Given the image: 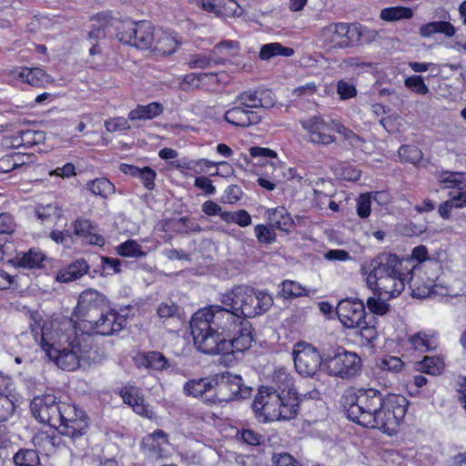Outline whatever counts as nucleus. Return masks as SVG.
<instances>
[{
	"label": "nucleus",
	"mask_w": 466,
	"mask_h": 466,
	"mask_svg": "<svg viewBox=\"0 0 466 466\" xmlns=\"http://www.w3.org/2000/svg\"><path fill=\"white\" fill-rule=\"evenodd\" d=\"M279 411H278L277 420H289L294 419L299 410V401L298 393L283 394L279 403Z\"/></svg>",
	"instance_id": "nucleus-28"
},
{
	"label": "nucleus",
	"mask_w": 466,
	"mask_h": 466,
	"mask_svg": "<svg viewBox=\"0 0 466 466\" xmlns=\"http://www.w3.org/2000/svg\"><path fill=\"white\" fill-rule=\"evenodd\" d=\"M281 286V296L284 298H297L305 294V289L298 282L285 280Z\"/></svg>",
	"instance_id": "nucleus-44"
},
{
	"label": "nucleus",
	"mask_w": 466,
	"mask_h": 466,
	"mask_svg": "<svg viewBox=\"0 0 466 466\" xmlns=\"http://www.w3.org/2000/svg\"><path fill=\"white\" fill-rule=\"evenodd\" d=\"M163 111V105L157 102H152L146 106L138 105L129 112L128 119L131 121L152 119L162 114Z\"/></svg>",
	"instance_id": "nucleus-30"
},
{
	"label": "nucleus",
	"mask_w": 466,
	"mask_h": 466,
	"mask_svg": "<svg viewBox=\"0 0 466 466\" xmlns=\"http://www.w3.org/2000/svg\"><path fill=\"white\" fill-rule=\"evenodd\" d=\"M403 366L402 360L398 357L388 356L382 359L380 362L379 367L383 370H389L392 372H398L401 370Z\"/></svg>",
	"instance_id": "nucleus-55"
},
{
	"label": "nucleus",
	"mask_w": 466,
	"mask_h": 466,
	"mask_svg": "<svg viewBox=\"0 0 466 466\" xmlns=\"http://www.w3.org/2000/svg\"><path fill=\"white\" fill-rule=\"evenodd\" d=\"M412 16L413 11L411 8L405 6L387 7L380 11V18L388 22L410 19Z\"/></svg>",
	"instance_id": "nucleus-34"
},
{
	"label": "nucleus",
	"mask_w": 466,
	"mask_h": 466,
	"mask_svg": "<svg viewBox=\"0 0 466 466\" xmlns=\"http://www.w3.org/2000/svg\"><path fill=\"white\" fill-rule=\"evenodd\" d=\"M282 393L274 388L261 387L252 403V410L257 416L263 417L265 421L278 419Z\"/></svg>",
	"instance_id": "nucleus-14"
},
{
	"label": "nucleus",
	"mask_w": 466,
	"mask_h": 466,
	"mask_svg": "<svg viewBox=\"0 0 466 466\" xmlns=\"http://www.w3.org/2000/svg\"><path fill=\"white\" fill-rule=\"evenodd\" d=\"M402 268V261L397 255L382 252L362 265L361 272L366 275L368 287L373 289L374 284L384 277L400 276Z\"/></svg>",
	"instance_id": "nucleus-9"
},
{
	"label": "nucleus",
	"mask_w": 466,
	"mask_h": 466,
	"mask_svg": "<svg viewBox=\"0 0 466 466\" xmlns=\"http://www.w3.org/2000/svg\"><path fill=\"white\" fill-rule=\"evenodd\" d=\"M239 227H248L251 224V216L245 209L234 211L233 222Z\"/></svg>",
	"instance_id": "nucleus-64"
},
{
	"label": "nucleus",
	"mask_w": 466,
	"mask_h": 466,
	"mask_svg": "<svg viewBox=\"0 0 466 466\" xmlns=\"http://www.w3.org/2000/svg\"><path fill=\"white\" fill-rule=\"evenodd\" d=\"M12 157H13V161L15 163V168L24 167L25 166L34 164L36 159V156L35 154H23L20 152L13 153Z\"/></svg>",
	"instance_id": "nucleus-58"
},
{
	"label": "nucleus",
	"mask_w": 466,
	"mask_h": 466,
	"mask_svg": "<svg viewBox=\"0 0 466 466\" xmlns=\"http://www.w3.org/2000/svg\"><path fill=\"white\" fill-rule=\"evenodd\" d=\"M89 265L84 258H77L56 274V280L62 283L74 281L87 273Z\"/></svg>",
	"instance_id": "nucleus-23"
},
{
	"label": "nucleus",
	"mask_w": 466,
	"mask_h": 466,
	"mask_svg": "<svg viewBox=\"0 0 466 466\" xmlns=\"http://www.w3.org/2000/svg\"><path fill=\"white\" fill-rule=\"evenodd\" d=\"M272 462L273 466H301L297 460L286 452L274 454Z\"/></svg>",
	"instance_id": "nucleus-59"
},
{
	"label": "nucleus",
	"mask_w": 466,
	"mask_h": 466,
	"mask_svg": "<svg viewBox=\"0 0 466 466\" xmlns=\"http://www.w3.org/2000/svg\"><path fill=\"white\" fill-rule=\"evenodd\" d=\"M266 213L269 227L274 229L289 233L295 226L294 220L284 207L268 209Z\"/></svg>",
	"instance_id": "nucleus-22"
},
{
	"label": "nucleus",
	"mask_w": 466,
	"mask_h": 466,
	"mask_svg": "<svg viewBox=\"0 0 466 466\" xmlns=\"http://www.w3.org/2000/svg\"><path fill=\"white\" fill-rule=\"evenodd\" d=\"M87 188L96 196L107 198L115 191V186L106 177L96 178L86 184Z\"/></svg>",
	"instance_id": "nucleus-36"
},
{
	"label": "nucleus",
	"mask_w": 466,
	"mask_h": 466,
	"mask_svg": "<svg viewBox=\"0 0 466 466\" xmlns=\"http://www.w3.org/2000/svg\"><path fill=\"white\" fill-rule=\"evenodd\" d=\"M399 156L403 162L416 165L421 160L422 152L415 146L402 145L399 148Z\"/></svg>",
	"instance_id": "nucleus-40"
},
{
	"label": "nucleus",
	"mask_w": 466,
	"mask_h": 466,
	"mask_svg": "<svg viewBox=\"0 0 466 466\" xmlns=\"http://www.w3.org/2000/svg\"><path fill=\"white\" fill-rule=\"evenodd\" d=\"M252 388L243 382L239 375L224 372L214 376V393L205 399L207 403L246 400L250 397Z\"/></svg>",
	"instance_id": "nucleus-5"
},
{
	"label": "nucleus",
	"mask_w": 466,
	"mask_h": 466,
	"mask_svg": "<svg viewBox=\"0 0 466 466\" xmlns=\"http://www.w3.org/2000/svg\"><path fill=\"white\" fill-rule=\"evenodd\" d=\"M337 93L342 100L350 99L357 96L356 86L346 80H339L337 83Z\"/></svg>",
	"instance_id": "nucleus-49"
},
{
	"label": "nucleus",
	"mask_w": 466,
	"mask_h": 466,
	"mask_svg": "<svg viewBox=\"0 0 466 466\" xmlns=\"http://www.w3.org/2000/svg\"><path fill=\"white\" fill-rule=\"evenodd\" d=\"M443 34L448 37L455 35V27L447 21H434L421 25L419 28V34L422 37H431L434 34Z\"/></svg>",
	"instance_id": "nucleus-29"
},
{
	"label": "nucleus",
	"mask_w": 466,
	"mask_h": 466,
	"mask_svg": "<svg viewBox=\"0 0 466 466\" xmlns=\"http://www.w3.org/2000/svg\"><path fill=\"white\" fill-rule=\"evenodd\" d=\"M371 194H361L357 199V213L360 218H366L370 215Z\"/></svg>",
	"instance_id": "nucleus-50"
},
{
	"label": "nucleus",
	"mask_w": 466,
	"mask_h": 466,
	"mask_svg": "<svg viewBox=\"0 0 466 466\" xmlns=\"http://www.w3.org/2000/svg\"><path fill=\"white\" fill-rule=\"evenodd\" d=\"M63 402L59 401L53 394H45L35 397L30 409L32 415L41 423L47 424L57 429L61 425V406Z\"/></svg>",
	"instance_id": "nucleus-12"
},
{
	"label": "nucleus",
	"mask_w": 466,
	"mask_h": 466,
	"mask_svg": "<svg viewBox=\"0 0 466 466\" xmlns=\"http://www.w3.org/2000/svg\"><path fill=\"white\" fill-rule=\"evenodd\" d=\"M31 332L35 341L41 340L43 350L50 360L64 370L73 371L76 369L89 368L100 363L104 354L97 348H93L91 336L87 332L78 333L72 319L54 321L48 332L46 323L41 324L38 313L31 314Z\"/></svg>",
	"instance_id": "nucleus-2"
},
{
	"label": "nucleus",
	"mask_w": 466,
	"mask_h": 466,
	"mask_svg": "<svg viewBox=\"0 0 466 466\" xmlns=\"http://www.w3.org/2000/svg\"><path fill=\"white\" fill-rule=\"evenodd\" d=\"M102 275H109L120 271L121 261L118 258L101 257Z\"/></svg>",
	"instance_id": "nucleus-52"
},
{
	"label": "nucleus",
	"mask_w": 466,
	"mask_h": 466,
	"mask_svg": "<svg viewBox=\"0 0 466 466\" xmlns=\"http://www.w3.org/2000/svg\"><path fill=\"white\" fill-rule=\"evenodd\" d=\"M146 361L149 364V369L155 370H163L168 368L167 358L159 351L147 352Z\"/></svg>",
	"instance_id": "nucleus-42"
},
{
	"label": "nucleus",
	"mask_w": 466,
	"mask_h": 466,
	"mask_svg": "<svg viewBox=\"0 0 466 466\" xmlns=\"http://www.w3.org/2000/svg\"><path fill=\"white\" fill-rule=\"evenodd\" d=\"M367 307L371 313L377 315H385L390 309V305L384 299L375 298L368 299Z\"/></svg>",
	"instance_id": "nucleus-54"
},
{
	"label": "nucleus",
	"mask_w": 466,
	"mask_h": 466,
	"mask_svg": "<svg viewBox=\"0 0 466 466\" xmlns=\"http://www.w3.org/2000/svg\"><path fill=\"white\" fill-rule=\"evenodd\" d=\"M300 124L301 127L308 131L309 141L315 144L329 145L334 142V137L327 133L331 130L342 135L346 139L350 140L352 145L362 141L360 137L352 130L334 120L327 123L320 116H314L309 119L301 120Z\"/></svg>",
	"instance_id": "nucleus-7"
},
{
	"label": "nucleus",
	"mask_w": 466,
	"mask_h": 466,
	"mask_svg": "<svg viewBox=\"0 0 466 466\" xmlns=\"http://www.w3.org/2000/svg\"><path fill=\"white\" fill-rule=\"evenodd\" d=\"M385 398L373 388H351L344 392L340 402L350 420L368 428Z\"/></svg>",
	"instance_id": "nucleus-3"
},
{
	"label": "nucleus",
	"mask_w": 466,
	"mask_h": 466,
	"mask_svg": "<svg viewBox=\"0 0 466 466\" xmlns=\"http://www.w3.org/2000/svg\"><path fill=\"white\" fill-rule=\"evenodd\" d=\"M222 63H223L222 60L216 61L210 56H207L206 55H203V54L190 56L188 62H187L188 66L191 68H207L209 66H211V64L217 65V64H222Z\"/></svg>",
	"instance_id": "nucleus-45"
},
{
	"label": "nucleus",
	"mask_w": 466,
	"mask_h": 466,
	"mask_svg": "<svg viewBox=\"0 0 466 466\" xmlns=\"http://www.w3.org/2000/svg\"><path fill=\"white\" fill-rule=\"evenodd\" d=\"M14 412V402L5 394H0V423L6 421Z\"/></svg>",
	"instance_id": "nucleus-48"
},
{
	"label": "nucleus",
	"mask_w": 466,
	"mask_h": 466,
	"mask_svg": "<svg viewBox=\"0 0 466 466\" xmlns=\"http://www.w3.org/2000/svg\"><path fill=\"white\" fill-rule=\"evenodd\" d=\"M408 405V400L402 395L386 396L368 428L378 429L389 435L396 433L406 415Z\"/></svg>",
	"instance_id": "nucleus-4"
},
{
	"label": "nucleus",
	"mask_w": 466,
	"mask_h": 466,
	"mask_svg": "<svg viewBox=\"0 0 466 466\" xmlns=\"http://www.w3.org/2000/svg\"><path fill=\"white\" fill-rule=\"evenodd\" d=\"M96 227L88 219H77L74 224V234L83 238L89 244L102 246L105 238L96 234Z\"/></svg>",
	"instance_id": "nucleus-24"
},
{
	"label": "nucleus",
	"mask_w": 466,
	"mask_h": 466,
	"mask_svg": "<svg viewBox=\"0 0 466 466\" xmlns=\"http://www.w3.org/2000/svg\"><path fill=\"white\" fill-rule=\"evenodd\" d=\"M410 342L415 350L427 351L431 350L429 339L426 334L418 332L410 338Z\"/></svg>",
	"instance_id": "nucleus-57"
},
{
	"label": "nucleus",
	"mask_w": 466,
	"mask_h": 466,
	"mask_svg": "<svg viewBox=\"0 0 466 466\" xmlns=\"http://www.w3.org/2000/svg\"><path fill=\"white\" fill-rule=\"evenodd\" d=\"M234 104H240L251 110L270 108L275 105V97L269 89H249L240 92Z\"/></svg>",
	"instance_id": "nucleus-17"
},
{
	"label": "nucleus",
	"mask_w": 466,
	"mask_h": 466,
	"mask_svg": "<svg viewBox=\"0 0 466 466\" xmlns=\"http://www.w3.org/2000/svg\"><path fill=\"white\" fill-rule=\"evenodd\" d=\"M405 86L419 95H426L429 93V87L424 83L421 76L415 75L409 76L404 81Z\"/></svg>",
	"instance_id": "nucleus-43"
},
{
	"label": "nucleus",
	"mask_w": 466,
	"mask_h": 466,
	"mask_svg": "<svg viewBox=\"0 0 466 466\" xmlns=\"http://www.w3.org/2000/svg\"><path fill=\"white\" fill-rule=\"evenodd\" d=\"M418 366H419L418 369L423 373H428L431 375H437L442 371V370L444 368V362L440 358L426 356L418 364Z\"/></svg>",
	"instance_id": "nucleus-39"
},
{
	"label": "nucleus",
	"mask_w": 466,
	"mask_h": 466,
	"mask_svg": "<svg viewBox=\"0 0 466 466\" xmlns=\"http://www.w3.org/2000/svg\"><path fill=\"white\" fill-rule=\"evenodd\" d=\"M293 48L286 47L280 43L276 42L263 45L260 48L258 56L261 60H269L276 56L289 57L293 56Z\"/></svg>",
	"instance_id": "nucleus-33"
},
{
	"label": "nucleus",
	"mask_w": 466,
	"mask_h": 466,
	"mask_svg": "<svg viewBox=\"0 0 466 466\" xmlns=\"http://www.w3.org/2000/svg\"><path fill=\"white\" fill-rule=\"evenodd\" d=\"M105 127L108 132L128 130L130 126L125 117H113L105 121Z\"/></svg>",
	"instance_id": "nucleus-53"
},
{
	"label": "nucleus",
	"mask_w": 466,
	"mask_h": 466,
	"mask_svg": "<svg viewBox=\"0 0 466 466\" xmlns=\"http://www.w3.org/2000/svg\"><path fill=\"white\" fill-rule=\"evenodd\" d=\"M228 109L224 114V120L239 127H249L261 122L262 116L255 110H251L240 104Z\"/></svg>",
	"instance_id": "nucleus-18"
},
{
	"label": "nucleus",
	"mask_w": 466,
	"mask_h": 466,
	"mask_svg": "<svg viewBox=\"0 0 466 466\" xmlns=\"http://www.w3.org/2000/svg\"><path fill=\"white\" fill-rule=\"evenodd\" d=\"M47 256L39 248H31L26 252L18 253L10 260L14 266L27 269H41L46 266Z\"/></svg>",
	"instance_id": "nucleus-20"
},
{
	"label": "nucleus",
	"mask_w": 466,
	"mask_h": 466,
	"mask_svg": "<svg viewBox=\"0 0 466 466\" xmlns=\"http://www.w3.org/2000/svg\"><path fill=\"white\" fill-rule=\"evenodd\" d=\"M241 440L251 446H258L261 445L265 441V436L259 434L258 432L250 430V429H243L238 432Z\"/></svg>",
	"instance_id": "nucleus-47"
},
{
	"label": "nucleus",
	"mask_w": 466,
	"mask_h": 466,
	"mask_svg": "<svg viewBox=\"0 0 466 466\" xmlns=\"http://www.w3.org/2000/svg\"><path fill=\"white\" fill-rule=\"evenodd\" d=\"M337 314L348 329H355L365 323V306L360 299H345L339 302Z\"/></svg>",
	"instance_id": "nucleus-15"
},
{
	"label": "nucleus",
	"mask_w": 466,
	"mask_h": 466,
	"mask_svg": "<svg viewBox=\"0 0 466 466\" xmlns=\"http://www.w3.org/2000/svg\"><path fill=\"white\" fill-rule=\"evenodd\" d=\"M294 367L303 377L313 378L320 366H324V351H319L312 345L304 341L295 344L293 349Z\"/></svg>",
	"instance_id": "nucleus-11"
},
{
	"label": "nucleus",
	"mask_w": 466,
	"mask_h": 466,
	"mask_svg": "<svg viewBox=\"0 0 466 466\" xmlns=\"http://www.w3.org/2000/svg\"><path fill=\"white\" fill-rule=\"evenodd\" d=\"M46 72L38 67L23 68L18 74V77L22 81L26 82L32 86H41L46 81Z\"/></svg>",
	"instance_id": "nucleus-35"
},
{
	"label": "nucleus",
	"mask_w": 466,
	"mask_h": 466,
	"mask_svg": "<svg viewBox=\"0 0 466 466\" xmlns=\"http://www.w3.org/2000/svg\"><path fill=\"white\" fill-rule=\"evenodd\" d=\"M321 36L326 45L334 48L354 46L361 41L362 26L358 23H332L322 29Z\"/></svg>",
	"instance_id": "nucleus-10"
},
{
	"label": "nucleus",
	"mask_w": 466,
	"mask_h": 466,
	"mask_svg": "<svg viewBox=\"0 0 466 466\" xmlns=\"http://www.w3.org/2000/svg\"><path fill=\"white\" fill-rule=\"evenodd\" d=\"M456 172L443 170L437 173L436 177L441 184H445V187H455L456 188Z\"/></svg>",
	"instance_id": "nucleus-60"
},
{
	"label": "nucleus",
	"mask_w": 466,
	"mask_h": 466,
	"mask_svg": "<svg viewBox=\"0 0 466 466\" xmlns=\"http://www.w3.org/2000/svg\"><path fill=\"white\" fill-rule=\"evenodd\" d=\"M178 223L182 225L183 228L179 229L180 233L189 234V233H198L202 231L200 226L195 221H191L187 217H182L178 219Z\"/></svg>",
	"instance_id": "nucleus-61"
},
{
	"label": "nucleus",
	"mask_w": 466,
	"mask_h": 466,
	"mask_svg": "<svg viewBox=\"0 0 466 466\" xmlns=\"http://www.w3.org/2000/svg\"><path fill=\"white\" fill-rule=\"evenodd\" d=\"M35 214L42 222H56L62 216V209L56 202L46 205H37L35 208Z\"/></svg>",
	"instance_id": "nucleus-32"
},
{
	"label": "nucleus",
	"mask_w": 466,
	"mask_h": 466,
	"mask_svg": "<svg viewBox=\"0 0 466 466\" xmlns=\"http://www.w3.org/2000/svg\"><path fill=\"white\" fill-rule=\"evenodd\" d=\"M118 253L124 257L142 258L146 252L141 249V246L135 240H127L117 248Z\"/></svg>",
	"instance_id": "nucleus-41"
},
{
	"label": "nucleus",
	"mask_w": 466,
	"mask_h": 466,
	"mask_svg": "<svg viewBox=\"0 0 466 466\" xmlns=\"http://www.w3.org/2000/svg\"><path fill=\"white\" fill-rule=\"evenodd\" d=\"M116 37L124 44L147 50L153 47L156 38L154 26L147 21L125 20L116 25Z\"/></svg>",
	"instance_id": "nucleus-8"
},
{
	"label": "nucleus",
	"mask_w": 466,
	"mask_h": 466,
	"mask_svg": "<svg viewBox=\"0 0 466 466\" xmlns=\"http://www.w3.org/2000/svg\"><path fill=\"white\" fill-rule=\"evenodd\" d=\"M88 418L85 414H81L78 419H74L69 422L58 425L57 429H60V433L70 437L73 441L85 435L88 429Z\"/></svg>",
	"instance_id": "nucleus-25"
},
{
	"label": "nucleus",
	"mask_w": 466,
	"mask_h": 466,
	"mask_svg": "<svg viewBox=\"0 0 466 466\" xmlns=\"http://www.w3.org/2000/svg\"><path fill=\"white\" fill-rule=\"evenodd\" d=\"M15 466H42L35 450H20L14 456Z\"/></svg>",
	"instance_id": "nucleus-37"
},
{
	"label": "nucleus",
	"mask_w": 466,
	"mask_h": 466,
	"mask_svg": "<svg viewBox=\"0 0 466 466\" xmlns=\"http://www.w3.org/2000/svg\"><path fill=\"white\" fill-rule=\"evenodd\" d=\"M81 414H84V412L78 410L75 405L63 402L60 412L61 425L67 421L74 420V419H78Z\"/></svg>",
	"instance_id": "nucleus-51"
},
{
	"label": "nucleus",
	"mask_w": 466,
	"mask_h": 466,
	"mask_svg": "<svg viewBox=\"0 0 466 466\" xmlns=\"http://www.w3.org/2000/svg\"><path fill=\"white\" fill-rule=\"evenodd\" d=\"M120 170L124 174H128L132 177H139L143 181V184L147 189L151 190L154 188L157 174L156 171L151 167H145L140 168L133 165L121 164Z\"/></svg>",
	"instance_id": "nucleus-26"
},
{
	"label": "nucleus",
	"mask_w": 466,
	"mask_h": 466,
	"mask_svg": "<svg viewBox=\"0 0 466 466\" xmlns=\"http://www.w3.org/2000/svg\"><path fill=\"white\" fill-rule=\"evenodd\" d=\"M178 43L171 35L157 30L155 43L153 45L154 51L162 56L173 54L177 48Z\"/></svg>",
	"instance_id": "nucleus-31"
},
{
	"label": "nucleus",
	"mask_w": 466,
	"mask_h": 466,
	"mask_svg": "<svg viewBox=\"0 0 466 466\" xmlns=\"http://www.w3.org/2000/svg\"><path fill=\"white\" fill-rule=\"evenodd\" d=\"M418 266H413L410 270L408 271L407 274L401 272L400 276H389L384 277L378 281V283L374 284L372 289H376L380 291V294H384L388 296V298H396L398 297L405 288V281L408 280L409 275L414 274V271L417 270Z\"/></svg>",
	"instance_id": "nucleus-19"
},
{
	"label": "nucleus",
	"mask_w": 466,
	"mask_h": 466,
	"mask_svg": "<svg viewBox=\"0 0 466 466\" xmlns=\"http://www.w3.org/2000/svg\"><path fill=\"white\" fill-rule=\"evenodd\" d=\"M220 10L221 16H239L242 14V9L234 0H222Z\"/></svg>",
	"instance_id": "nucleus-56"
},
{
	"label": "nucleus",
	"mask_w": 466,
	"mask_h": 466,
	"mask_svg": "<svg viewBox=\"0 0 466 466\" xmlns=\"http://www.w3.org/2000/svg\"><path fill=\"white\" fill-rule=\"evenodd\" d=\"M224 306L210 305L191 318L190 329L197 349L209 355H229L251 347L253 329L249 321L273 305L272 296L264 290L237 286L221 295Z\"/></svg>",
	"instance_id": "nucleus-1"
},
{
	"label": "nucleus",
	"mask_w": 466,
	"mask_h": 466,
	"mask_svg": "<svg viewBox=\"0 0 466 466\" xmlns=\"http://www.w3.org/2000/svg\"><path fill=\"white\" fill-rule=\"evenodd\" d=\"M194 186L203 190L207 195H213L216 192L212 181L207 177L202 176L196 177Z\"/></svg>",
	"instance_id": "nucleus-62"
},
{
	"label": "nucleus",
	"mask_w": 466,
	"mask_h": 466,
	"mask_svg": "<svg viewBox=\"0 0 466 466\" xmlns=\"http://www.w3.org/2000/svg\"><path fill=\"white\" fill-rule=\"evenodd\" d=\"M107 309L106 296L96 289H88L80 294L75 313L86 323L94 322V319Z\"/></svg>",
	"instance_id": "nucleus-13"
},
{
	"label": "nucleus",
	"mask_w": 466,
	"mask_h": 466,
	"mask_svg": "<svg viewBox=\"0 0 466 466\" xmlns=\"http://www.w3.org/2000/svg\"><path fill=\"white\" fill-rule=\"evenodd\" d=\"M360 358L342 347L337 346L324 350V369L330 376L348 380L360 372Z\"/></svg>",
	"instance_id": "nucleus-6"
},
{
	"label": "nucleus",
	"mask_w": 466,
	"mask_h": 466,
	"mask_svg": "<svg viewBox=\"0 0 466 466\" xmlns=\"http://www.w3.org/2000/svg\"><path fill=\"white\" fill-rule=\"evenodd\" d=\"M186 396L205 399L214 393V377L200 378L187 380L183 386Z\"/></svg>",
	"instance_id": "nucleus-21"
},
{
	"label": "nucleus",
	"mask_w": 466,
	"mask_h": 466,
	"mask_svg": "<svg viewBox=\"0 0 466 466\" xmlns=\"http://www.w3.org/2000/svg\"><path fill=\"white\" fill-rule=\"evenodd\" d=\"M256 238L259 243L271 244L276 240L274 228L265 225H257L254 228Z\"/></svg>",
	"instance_id": "nucleus-46"
},
{
	"label": "nucleus",
	"mask_w": 466,
	"mask_h": 466,
	"mask_svg": "<svg viewBox=\"0 0 466 466\" xmlns=\"http://www.w3.org/2000/svg\"><path fill=\"white\" fill-rule=\"evenodd\" d=\"M221 1L222 0H201V7L203 10L213 13L216 16H221Z\"/></svg>",
	"instance_id": "nucleus-63"
},
{
	"label": "nucleus",
	"mask_w": 466,
	"mask_h": 466,
	"mask_svg": "<svg viewBox=\"0 0 466 466\" xmlns=\"http://www.w3.org/2000/svg\"><path fill=\"white\" fill-rule=\"evenodd\" d=\"M94 320V322H86L88 327L87 325H85V328L103 336L114 335L120 331L126 322L123 316H120L116 311L109 310L108 309L100 312L98 317H96Z\"/></svg>",
	"instance_id": "nucleus-16"
},
{
	"label": "nucleus",
	"mask_w": 466,
	"mask_h": 466,
	"mask_svg": "<svg viewBox=\"0 0 466 466\" xmlns=\"http://www.w3.org/2000/svg\"><path fill=\"white\" fill-rule=\"evenodd\" d=\"M272 384L270 388L278 390V392L283 394L298 393L294 388L293 378L284 367L277 369L272 375Z\"/></svg>",
	"instance_id": "nucleus-27"
},
{
	"label": "nucleus",
	"mask_w": 466,
	"mask_h": 466,
	"mask_svg": "<svg viewBox=\"0 0 466 466\" xmlns=\"http://www.w3.org/2000/svg\"><path fill=\"white\" fill-rule=\"evenodd\" d=\"M15 224L13 217L8 213L0 214V235L11 234L15 231ZM5 255V243L0 238V260H3Z\"/></svg>",
	"instance_id": "nucleus-38"
}]
</instances>
